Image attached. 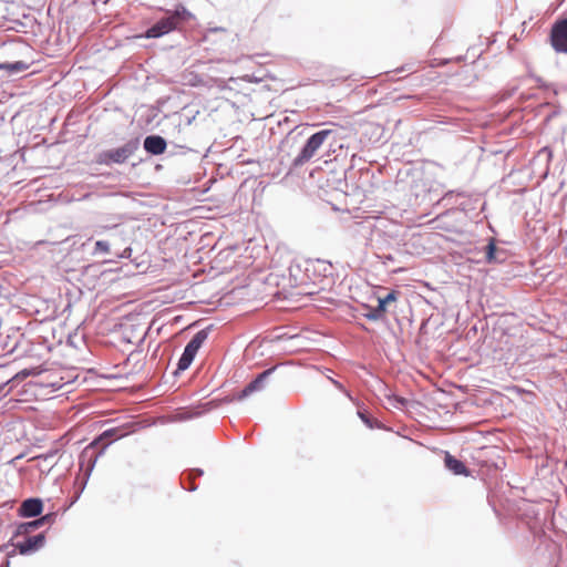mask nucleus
<instances>
[{
  "mask_svg": "<svg viewBox=\"0 0 567 567\" xmlns=\"http://www.w3.org/2000/svg\"><path fill=\"white\" fill-rule=\"evenodd\" d=\"M395 299H396V292L395 291H391L390 293H388L385 297L382 298L383 303H389L391 301H394Z\"/></svg>",
  "mask_w": 567,
  "mask_h": 567,
  "instance_id": "21",
  "label": "nucleus"
},
{
  "mask_svg": "<svg viewBox=\"0 0 567 567\" xmlns=\"http://www.w3.org/2000/svg\"><path fill=\"white\" fill-rule=\"evenodd\" d=\"M55 515L54 514H47L38 519H34L32 522L22 523L17 528V536L28 535L39 527L43 526L44 524H51L54 520Z\"/></svg>",
  "mask_w": 567,
  "mask_h": 567,
  "instance_id": "9",
  "label": "nucleus"
},
{
  "mask_svg": "<svg viewBox=\"0 0 567 567\" xmlns=\"http://www.w3.org/2000/svg\"><path fill=\"white\" fill-rule=\"evenodd\" d=\"M359 417L368 427H373L372 420L362 411H358Z\"/></svg>",
  "mask_w": 567,
  "mask_h": 567,
  "instance_id": "19",
  "label": "nucleus"
},
{
  "mask_svg": "<svg viewBox=\"0 0 567 567\" xmlns=\"http://www.w3.org/2000/svg\"><path fill=\"white\" fill-rule=\"evenodd\" d=\"M144 150L152 155L163 154L166 150V141L159 135H150L144 140Z\"/></svg>",
  "mask_w": 567,
  "mask_h": 567,
  "instance_id": "11",
  "label": "nucleus"
},
{
  "mask_svg": "<svg viewBox=\"0 0 567 567\" xmlns=\"http://www.w3.org/2000/svg\"><path fill=\"white\" fill-rule=\"evenodd\" d=\"M51 456H54V454H51ZM49 457H50L49 454L44 456L45 460L49 458Z\"/></svg>",
  "mask_w": 567,
  "mask_h": 567,
  "instance_id": "25",
  "label": "nucleus"
},
{
  "mask_svg": "<svg viewBox=\"0 0 567 567\" xmlns=\"http://www.w3.org/2000/svg\"><path fill=\"white\" fill-rule=\"evenodd\" d=\"M130 431H127L124 426H117L105 430L99 437V441L109 440V439H120L127 435Z\"/></svg>",
  "mask_w": 567,
  "mask_h": 567,
  "instance_id": "13",
  "label": "nucleus"
},
{
  "mask_svg": "<svg viewBox=\"0 0 567 567\" xmlns=\"http://www.w3.org/2000/svg\"><path fill=\"white\" fill-rule=\"evenodd\" d=\"M331 381H332V383H333V384H334V385H336L340 391H342V392H343V393H344L349 399H352V398H351V395H350V393H349V392L343 388V385H342L340 382H338V381H336V380H331Z\"/></svg>",
  "mask_w": 567,
  "mask_h": 567,
  "instance_id": "23",
  "label": "nucleus"
},
{
  "mask_svg": "<svg viewBox=\"0 0 567 567\" xmlns=\"http://www.w3.org/2000/svg\"><path fill=\"white\" fill-rule=\"evenodd\" d=\"M496 246L493 240H491L486 247V259L488 262H493L496 260L495 257Z\"/></svg>",
  "mask_w": 567,
  "mask_h": 567,
  "instance_id": "16",
  "label": "nucleus"
},
{
  "mask_svg": "<svg viewBox=\"0 0 567 567\" xmlns=\"http://www.w3.org/2000/svg\"><path fill=\"white\" fill-rule=\"evenodd\" d=\"M391 405L396 409H401L406 404V400L400 396H390L389 398Z\"/></svg>",
  "mask_w": 567,
  "mask_h": 567,
  "instance_id": "17",
  "label": "nucleus"
},
{
  "mask_svg": "<svg viewBox=\"0 0 567 567\" xmlns=\"http://www.w3.org/2000/svg\"><path fill=\"white\" fill-rule=\"evenodd\" d=\"M444 462H445V467L452 472L454 475H464V476H468L470 475V472L466 468L465 464L455 458L454 456H452L450 453H445V458H444Z\"/></svg>",
  "mask_w": 567,
  "mask_h": 567,
  "instance_id": "12",
  "label": "nucleus"
},
{
  "mask_svg": "<svg viewBox=\"0 0 567 567\" xmlns=\"http://www.w3.org/2000/svg\"><path fill=\"white\" fill-rule=\"evenodd\" d=\"M9 382H4L0 384V399H4L10 393V388H8Z\"/></svg>",
  "mask_w": 567,
  "mask_h": 567,
  "instance_id": "20",
  "label": "nucleus"
},
{
  "mask_svg": "<svg viewBox=\"0 0 567 567\" xmlns=\"http://www.w3.org/2000/svg\"><path fill=\"white\" fill-rule=\"evenodd\" d=\"M379 303H378V307H375V309L379 311V313H381V316L383 317L384 312H385V307L388 303H383V300L382 298H379L378 299Z\"/></svg>",
  "mask_w": 567,
  "mask_h": 567,
  "instance_id": "22",
  "label": "nucleus"
},
{
  "mask_svg": "<svg viewBox=\"0 0 567 567\" xmlns=\"http://www.w3.org/2000/svg\"><path fill=\"white\" fill-rule=\"evenodd\" d=\"M209 334V328L202 329L194 334L190 341L186 344L179 360L177 363L178 371H185L192 364L196 353L203 346V343L207 340Z\"/></svg>",
  "mask_w": 567,
  "mask_h": 567,
  "instance_id": "4",
  "label": "nucleus"
},
{
  "mask_svg": "<svg viewBox=\"0 0 567 567\" xmlns=\"http://www.w3.org/2000/svg\"><path fill=\"white\" fill-rule=\"evenodd\" d=\"M549 43L558 54H567V18L557 20L550 29Z\"/></svg>",
  "mask_w": 567,
  "mask_h": 567,
  "instance_id": "6",
  "label": "nucleus"
},
{
  "mask_svg": "<svg viewBox=\"0 0 567 567\" xmlns=\"http://www.w3.org/2000/svg\"><path fill=\"white\" fill-rule=\"evenodd\" d=\"M110 251V245L105 240H97L95 243L94 254H107Z\"/></svg>",
  "mask_w": 567,
  "mask_h": 567,
  "instance_id": "15",
  "label": "nucleus"
},
{
  "mask_svg": "<svg viewBox=\"0 0 567 567\" xmlns=\"http://www.w3.org/2000/svg\"><path fill=\"white\" fill-rule=\"evenodd\" d=\"M166 16L159 19L155 24L148 28L144 38L157 39L162 38L169 32L179 29L184 23L194 18L184 6H177L175 10H165Z\"/></svg>",
  "mask_w": 567,
  "mask_h": 567,
  "instance_id": "1",
  "label": "nucleus"
},
{
  "mask_svg": "<svg viewBox=\"0 0 567 567\" xmlns=\"http://www.w3.org/2000/svg\"><path fill=\"white\" fill-rule=\"evenodd\" d=\"M331 133V130H322L312 134L307 140L300 153L295 157L293 165L302 166L305 163L310 161Z\"/></svg>",
  "mask_w": 567,
  "mask_h": 567,
  "instance_id": "2",
  "label": "nucleus"
},
{
  "mask_svg": "<svg viewBox=\"0 0 567 567\" xmlns=\"http://www.w3.org/2000/svg\"><path fill=\"white\" fill-rule=\"evenodd\" d=\"M138 148L137 141H130L121 147L104 151L99 155V163L109 165L111 163L122 164Z\"/></svg>",
  "mask_w": 567,
  "mask_h": 567,
  "instance_id": "5",
  "label": "nucleus"
},
{
  "mask_svg": "<svg viewBox=\"0 0 567 567\" xmlns=\"http://www.w3.org/2000/svg\"><path fill=\"white\" fill-rule=\"evenodd\" d=\"M209 334V328L202 329L194 334L190 341L186 344L179 360L177 363L178 371H185L192 364L196 353L203 346V343L207 340Z\"/></svg>",
  "mask_w": 567,
  "mask_h": 567,
  "instance_id": "3",
  "label": "nucleus"
},
{
  "mask_svg": "<svg viewBox=\"0 0 567 567\" xmlns=\"http://www.w3.org/2000/svg\"><path fill=\"white\" fill-rule=\"evenodd\" d=\"M45 544L44 533L34 536H29L24 540H19L14 547L21 555H31L40 550Z\"/></svg>",
  "mask_w": 567,
  "mask_h": 567,
  "instance_id": "7",
  "label": "nucleus"
},
{
  "mask_svg": "<svg viewBox=\"0 0 567 567\" xmlns=\"http://www.w3.org/2000/svg\"><path fill=\"white\" fill-rule=\"evenodd\" d=\"M364 317L372 321H377L382 318L381 313H379V311L375 308H373L369 312L364 313Z\"/></svg>",
  "mask_w": 567,
  "mask_h": 567,
  "instance_id": "18",
  "label": "nucleus"
},
{
  "mask_svg": "<svg viewBox=\"0 0 567 567\" xmlns=\"http://www.w3.org/2000/svg\"><path fill=\"white\" fill-rule=\"evenodd\" d=\"M275 367L265 370L261 372L255 380H252L250 383H248L243 391L239 394V399L243 400L247 396H249L251 393L256 391H260L265 386V382L268 379V377L275 371Z\"/></svg>",
  "mask_w": 567,
  "mask_h": 567,
  "instance_id": "8",
  "label": "nucleus"
},
{
  "mask_svg": "<svg viewBox=\"0 0 567 567\" xmlns=\"http://www.w3.org/2000/svg\"><path fill=\"white\" fill-rule=\"evenodd\" d=\"M43 503L40 498L24 499L19 508L21 517H35L42 513Z\"/></svg>",
  "mask_w": 567,
  "mask_h": 567,
  "instance_id": "10",
  "label": "nucleus"
},
{
  "mask_svg": "<svg viewBox=\"0 0 567 567\" xmlns=\"http://www.w3.org/2000/svg\"><path fill=\"white\" fill-rule=\"evenodd\" d=\"M29 69V63L23 61H17L12 63L0 64V70H6L9 73H20Z\"/></svg>",
  "mask_w": 567,
  "mask_h": 567,
  "instance_id": "14",
  "label": "nucleus"
},
{
  "mask_svg": "<svg viewBox=\"0 0 567 567\" xmlns=\"http://www.w3.org/2000/svg\"><path fill=\"white\" fill-rule=\"evenodd\" d=\"M385 258H386V260H392V256H390V255L386 256Z\"/></svg>",
  "mask_w": 567,
  "mask_h": 567,
  "instance_id": "24",
  "label": "nucleus"
}]
</instances>
